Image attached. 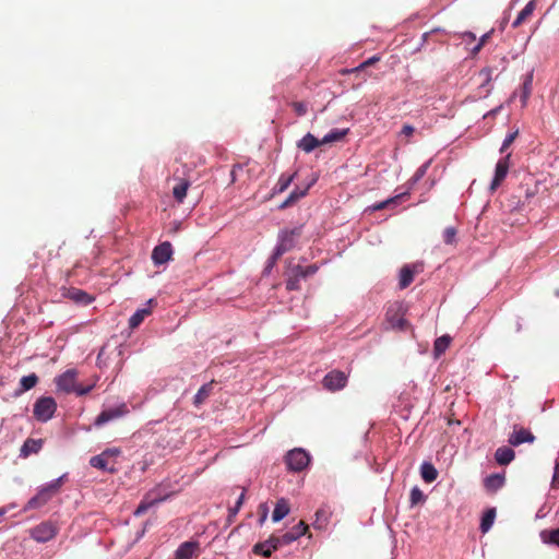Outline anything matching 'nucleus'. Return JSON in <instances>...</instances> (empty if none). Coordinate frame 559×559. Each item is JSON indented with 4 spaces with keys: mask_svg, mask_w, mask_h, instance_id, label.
I'll use <instances>...</instances> for the list:
<instances>
[{
    "mask_svg": "<svg viewBox=\"0 0 559 559\" xmlns=\"http://www.w3.org/2000/svg\"><path fill=\"white\" fill-rule=\"evenodd\" d=\"M456 230L454 227H448L443 231V240L448 245H452L455 241Z\"/></svg>",
    "mask_w": 559,
    "mask_h": 559,
    "instance_id": "nucleus-43",
    "label": "nucleus"
},
{
    "mask_svg": "<svg viewBox=\"0 0 559 559\" xmlns=\"http://www.w3.org/2000/svg\"><path fill=\"white\" fill-rule=\"evenodd\" d=\"M551 486L554 488H559V461L556 463L555 466Z\"/></svg>",
    "mask_w": 559,
    "mask_h": 559,
    "instance_id": "nucleus-49",
    "label": "nucleus"
},
{
    "mask_svg": "<svg viewBox=\"0 0 559 559\" xmlns=\"http://www.w3.org/2000/svg\"><path fill=\"white\" fill-rule=\"evenodd\" d=\"M496 508H489L484 512L479 526L481 533L485 534L491 528L496 519Z\"/></svg>",
    "mask_w": 559,
    "mask_h": 559,
    "instance_id": "nucleus-26",
    "label": "nucleus"
},
{
    "mask_svg": "<svg viewBox=\"0 0 559 559\" xmlns=\"http://www.w3.org/2000/svg\"><path fill=\"white\" fill-rule=\"evenodd\" d=\"M252 551L255 555H261L263 557H271L272 552L274 551V546L269 544V540H264L261 543H258L253 546Z\"/></svg>",
    "mask_w": 559,
    "mask_h": 559,
    "instance_id": "nucleus-35",
    "label": "nucleus"
},
{
    "mask_svg": "<svg viewBox=\"0 0 559 559\" xmlns=\"http://www.w3.org/2000/svg\"><path fill=\"white\" fill-rule=\"evenodd\" d=\"M58 533V526L51 521H45L36 525L31 531V536L38 543L51 540Z\"/></svg>",
    "mask_w": 559,
    "mask_h": 559,
    "instance_id": "nucleus-6",
    "label": "nucleus"
},
{
    "mask_svg": "<svg viewBox=\"0 0 559 559\" xmlns=\"http://www.w3.org/2000/svg\"><path fill=\"white\" fill-rule=\"evenodd\" d=\"M70 299L75 302L87 305L92 301L91 296L82 289L71 288L67 295Z\"/></svg>",
    "mask_w": 559,
    "mask_h": 559,
    "instance_id": "nucleus-33",
    "label": "nucleus"
},
{
    "mask_svg": "<svg viewBox=\"0 0 559 559\" xmlns=\"http://www.w3.org/2000/svg\"><path fill=\"white\" fill-rule=\"evenodd\" d=\"M506 477L503 474H491L484 480V486L487 491L496 492L503 487Z\"/></svg>",
    "mask_w": 559,
    "mask_h": 559,
    "instance_id": "nucleus-17",
    "label": "nucleus"
},
{
    "mask_svg": "<svg viewBox=\"0 0 559 559\" xmlns=\"http://www.w3.org/2000/svg\"><path fill=\"white\" fill-rule=\"evenodd\" d=\"M4 513L5 511L3 509H0V518L3 516Z\"/></svg>",
    "mask_w": 559,
    "mask_h": 559,
    "instance_id": "nucleus-57",
    "label": "nucleus"
},
{
    "mask_svg": "<svg viewBox=\"0 0 559 559\" xmlns=\"http://www.w3.org/2000/svg\"><path fill=\"white\" fill-rule=\"evenodd\" d=\"M78 372L75 369H68L55 378L57 390L63 393H73L76 385Z\"/></svg>",
    "mask_w": 559,
    "mask_h": 559,
    "instance_id": "nucleus-9",
    "label": "nucleus"
},
{
    "mask_svg": "<svg viewBox=\"0 0 559 559\" xmlns=\"http://www.w3.org/2000/svg\"><path fill=\"white\" fill-rule=\"evenodd\" d=\"M309 526L306 522L299 521L298 524H296L292 530L289 531L294 536L295 540L298 539L300 536H304L308 533Z\"/></svg>",
    "mask_w": 559,
    "mask_h": 559,
    "instance_id": "nucleus-41",
    "label": "nucleus"
},
{
    "mask_svg": "<svg viewBox=\"0 0 559 559\" xmlns=\"http://www.w3.org/2000/svg\"><path fill=\"white\" fill-rule=\"evenodd\" d=\"M261 508H263V512H262V515H261V519H260V521L262 523L266 519L267 508L264 504H262Z\"/></svg>",
    "mask_w": 559,
    "mask_h": 559,
    "instance_id": "nucleus-54",
    "label": "nucleus"
},
{
    "mask_svg": "<svg viewBox=\"0 0 559 559\" xmlns=\"http://www.w3.org/2000/svg\"><path fill=\"white\" fill-rule=\"evenodd\" d=\"M348 376L341 370H332L328 372L322 379V385L330 392L342 390L346 386Z\"/></svg>",
    "mask_w": 559,
    "mask_h": 559,
    "instance_id": "nucleus-8",
    "label": "nucleus"
},
{
    "mask_svg": "<svg viewBox=\"0 0 559 559\" xmlns=\"http://www.w3.org/2000/svg\"><path fill=\"white\" fill-rule=\"evenodd\" d=\"M278 537H280L282 546L289 545L293 542H295V536L290 532H286L285 534L278 536Z\"/></svg>",
    "mask_w": 559,
    "mask_h": 559,
    "instance_id": "nucleus-48",
    "label": "nucleus"
},
{
    "mask_svg": "<svg viewBox=\"0 0 559 559\" xmlns=\"http://www.w3.org/2000/svg\"><path fill=\"white\" fill-rule=\"evenodd\" d=\"M199 548V542H185L175 551V559H192L198 555Z\"/></svg>",
    "mask_w": 559,
    "mask_h": 559,
    "instance_id": "nucleus-16",
    "label": "nucleus"
},
{
    "mask_svg": "<svg viewBox=\"0 0 559 559\" xmlns=\"http://www.w3.org/2000/svg\"><path fill=\"white\" fill-rule=\"evenodd\" d=\"M119 454L120 451L118 449H107L100 454L92 456L90 460V465L103 472L114 474L118 471L117 456Z\"/></svg>",
    "mask_w": 559,
    "mask_h": 559,
    "instance_id": "nucleus-2",
    "label": "nucleus"
},
{
    "mask_svg": "<svg viewBox=\"0 0 559 559\" xmlns=\"http://www.w3.org/2000/svg\"><path fill=\"white\" fill-rule=\"evenodd\" d=\"M483 47V41H479L474 48L473 53H477Z\"/></svg>",
    "mask_w": 559,
    "mask_h": 559,
    "instance_id": "nucleus-55",
    "label": "nucleus"
},
{
    "mask_svg": "<svg viewBox=\"0 0 559 559\" xmlns=\"http://www.w3.org/2000/svg\"><path fill=\"white\" fill-rule=\"evenodd\" d=\"M509 160L510 154L498 160L496 165L495 177L490 185V189L492 191H495L507 177L510 167Z\"/></svg>",
    "mask_w": 559,
    "mask_h": 559,
    "instance_id": "nucleus-14",
    "label": "nucleus"
},
{
    "mask_svg": "<svg viewBox=\"0 0 559 559\" xmlns=\"http://www.w3.org/2000/svg\"><path fill=\"white\" fill-rule=\"evenodd\" d=\"M56 409V401L50 396H43L35 402L33 414L37 420L45 423L52 418Z\"/></svg>",
    "mask_w": 559,
    "mask_h": 559,
    "instance_id": "nucleus-4",
    "label": "nucleus"
},
{
    "mask_svg": "<svg viewBox=\"0 0 559 559\" xmlns=\"http://www.w3.org/2000/svg\"><path fill=\"white\" fill-rule=\"evenodd\" d=\"M93 388H94L93 384L92 385H87V386H82L80 384H76L75 385V390L73 391V393H75L79 396H82V395H85V394L90 393Z\"/></svg>",
    "mask_w": 559,
    "mask_h": 559,
    "instance_id": "nucleus-47",
    "label": "nucleus"
},
{
    "mask_svg": "<svg viewBox=\"0 0 559 559\" xmlns=\"http://www.w3.org/2000/svg\"><path fill=\"white\" fill-rule=\"evenodd\" d=\"M289 510H290V508H289L288 501L284 498L280 499L276 502L275 508L273 510V514H272L273 522H278L282 519H284L289 513Z\"/></svg>",
    "mask_w": 559,
    "mask_h": 559,
    "instance_id": "nucleus-24",
    "label": "nucleus"
},
{
    "mask_svg": "<svg viewBox=\"0 0 559 559\" xmlns=\"http://www.w3.org/2000/svg\"><path fill=\"white\" fill-rule=\"evenodd\" d=\"M385 320L392 329H399L403 331L408 326V322L404 318L403 307L397 302L388 307Z\"/></svg>",
    "mask_w": 559,
    "mask_h": 559,
    "instance_id": "nucleus-7",
    "label": "nucleus"
},
{
    "mask_svg": "<svg viewBox=\"0 0 559 559\" xmlns=\"http://www.w3.org/2000/svg\"><path fill=\"white\" fill-rule=\"evenodd\" d=\"M300 278L302 277L300 274H298V272L295 271V265L290 266L286 280V289L289 292L300 289Z\"/></svg>",
    "mask_w": 559,
    "mask_h": 559,
    "instance_id": "nucleus-28",
    "label": "nucleus"
},
{
    "mask_svg": "<svg viewBox=\"0 0 559 559\" xmlns=\"http://www.w3.org/2000/svg\"><path fill=\"white\" fill-rule=\"evenodd\" d=\"M173 255V246L169 241H164L156 246L152 252V260L155 265H162L168 262Z\"/></svg>",
    "mask_w": 559,
    "mask_h": 559,
    "instance_id": "nucleus-12",
    "label": "nucleus"
},
{
    "mask_svg": "<svg viewBox=\"0 0 559 559\" xmlns=\"http://www.w3.org/2000/svg\"><path fill=\"white\" fill-rule=\"evenodd\" d=\"M409 197V193L408 192H403V193H400L393 198H390L385 201H382V202H379V203H376L374 205H372V211H381V210H384V209H388L390 206H395L397 204H400L402 201L408 199Z\"/></svg>",
    "mask_w": 559,
    "mask_h": 559,
    "instance_id": "nucleus-20",
    "label": "nucleus"
},
{
    "mask_svg": "<svg viewBox=\"0 0 559 559\" xmlns=\"http://www.w3.org/2000/svg\"><path fill=\"white\" fill-rule=\"evenodd\" d=\"M292 107L299 117L305 116L308 111L307 104L304 102H293Z\"/></svg>",
    "mask_w": 559,
    "mask_h": 559,
    "instance_id": "nucleus-44",
    "label": "nucleus"
},
{
    "mask_svg": "<svg viewBox=\"0 0 559 559\" xmlns=\"http://www.w3.org/2000/svg\"><path fill=\"white\" fill-rule=\"evenodd\" d=\"M301 236V226L293 229L282 230L278 236V243L272 255L273 262H275L285 252L292 250L295 247L296 239Z\"/></svg>",
    "mask_w": 559,
    "mask_h": 559,
    "instance_id": "nucleus-3",
    "label": "nucleus"
},
{
    "mask_svg": "<svg viewBox=\"0 0 559 559\" xmlns=\"http://www.w3.org/2000/svg\"><path fill=\"white\" fill-rule=\"evenodd\" d=\"M285 462L288 469L293 472H301L309 465L310 455L304 449L296 448L286 454Z\"/></svg>",
    "mask_w": 559,
    "mask_h": 559,
    "instance_id": "nucleus-5",
    "label": "nucleus"
},
{
    "mask_svg": "<svg viewBox=\"0 0 559 559\" xmlns=\"http://www.w3.org/2000/svg\"><path fill=\"white\" fill-rule=\"evenodd\" d=\"M294 177H295V175H290V176L282 175L274 188L275 192H277V193L284 192L289 187L292 181L294 180Z\"/></svg>",
    "mask_w": 559,
    "mask_h": 559,
    "instance_id": "nucleus-39",
    "label": "nucleus"
},
{
    "mask_svg": "<svg viewBox=\"0 0 559 559\" xmlns=\"http://www.w3.org/2000/svg\"><path fill=\"white\" fill-rule=\"evenodd\" d=\"M540 537L544 543L559 546V527L556 530L543 531Z\"/></svg>",
    "mask_w": 559,
    "mask_h": 559,
    "instance_id": "nucleus-37",
    "label": "nucleus"
},
{
    "mask_svg": "<svg viewBox=\"0 0 559 559\" xmlns=\"http://www.w3.org/2000/svg\"><path fill=\"white\" fill-rule=\"evenodd\" d=\"M427 165L419 167L414 176L415 181L419 180L426 173Z\"/></svg>",
    "mask_w": 559,
    "mask_h": 559,
    "instance_id": "nucleus-53",
    "label": "nucleus"
},
{
    "mask_svg": "<svg viewBox=\"0 0 559 559\" xmlns=\"http://www.w3.org/2000/svg\"><path fill=\"white\" fill-rule=\"evenodd\" d=\"M308 189H309V187H307L304 190L295 189L293 192H290L288 198L282 203V205L280 207L285 209V207L289 206L290 204H293L294 202H296L297 200H299L300 198L305 197L307 194Z\"/></svg>",
    "mask_w": 559,
    "mask_h": 559,
    "instance_id": "nucleus-38",
    "label": "nucleus"
},
{
    "mask_svg": "<svg viewBox=\"0 0 559 559\" xmlns=\"http://www.w3.org/2000/svg\"><path fill=\"white\" fill-rule=\"evenodd\" d=\"M536 9V1L531 0L518 14L516 19L512 23V27H519L521 24L526 22L534 13Z\"/></svg>",
    "mask_w": 559,
    "mask_h": 559,
    "instance_id": "nucleus-19",
    "label": "nucleus"
},
{
    "mask_svg": "<svg viewBox=\"0 0 559 559\" xmlns=\"http://www.w3.org/2000/svg\"><path fill=\"white\" fill-rule=\"evenodd\" d=\"M41 445L43 441L40 439L28 438L21 448V455L27 457L29 454L37 453L41 449Z\"/></svg>",
    "mask_w": 559,
    "mask_h": 559,
    "instance_id": "nucleus-23",
    "label": "nucleus"
},
{
    "mask_svg": "<svg viewBox=\"0 0 559 559\" xmlns=\"http://www.w3.org/2000/svg\"><path fill=\"white\" fill-rule=\"evenodd\" d=\"M348 131V129H333L323 136L322 144L338 142L347 135Z\"/></svg>",
    "mask_w": 559,
    "mask_h": 559,
    "instance_id": "nucleus-32",
    "label": "nucleus"
},
{
    "mask_svg": "<svg viewBox=\"0 0 559 559\" xmlns=\"http://www.w3.org/2000/svg\"><path fill=\"white\" fill-rule=\"evenodd\" d=\"M63 483V477H59L51 483L40 487L37 493L28 500L24 507V511L39 509L52 499L59 491Z\"/></svg>",
    "mask_w": 559,
    "mask_h": 559,
    "instance_id": "nucleus-1",
    "label": "nucleus"
},
{
    "mask_svg": "<svg viewBox=\"0 0 559 559\" xmlns=\"http://www.w3.org/2000/svg\"><path fill=\"white\" fill-rule=\"evenodd\" d=\"M129 413L127 404L122 403L114 408L104 409L95 419L96 426L120 418Z\"/></svg>",
    "mask_w": 559,
    "mask_h": 559,
    "instance_id": "nucleus-10",
    "label": "nucleus"
},
{
    "mask_svg": "<svg viewBox=\"0 0 559 559\" xmlns=\"http://www.w3.org/2000/svg\"><path fill=\"white\" fill-rule=\"evenodd\" d=\"M214 381L203 384L197 394L194 395L193 403L195 406H199L204 403V401L211 395L213 390Z\"/></svg>",
    "mask_w": 559,
    "mask_h": 559,
    "instance_id": "nucleus-29",
    "label": "nucleus"
},
{
    "mask_svg": "<svg viewBox=\"0 0 559 559\" xmlns=\"http://www.w3.org/2000/svg\"><path fill=\"white\" fill-rule=\"evenodd\" d=\"M535 436L527 429L514 426L513 432L509 437V443L513 447H519L524 442L532 443Z\"/></svg>",
    "mask_w": 559,
    "mask_h": 559,
    "instance_id": "nucleus-15",
    "label": "nucleus"
},
{
    "mask_svg": "<svg viewBox=\"0 0 559 559\" xmlns=\"http://www.w3.org/2000/svg\"><path fill=\"white\" fill-rule=\"evenodd\" d=\"M452 342L451 336L442 335L435 341L433 353L436 357H440L449 348Z\"/></svg>",
    "mask_w": 559,
    "mask_h": 559,
    "instance_id": "nucleus-31",
    "label": "nucleus"
},
{
    "mask_svg": "<svg viewBox=\"0 0 559 559\" xmlns=\"http://www.w3.org/2000/svg\"><path fill=\"white\" fill-rule=\"evenodd\" d=\"M151 495H147L138 506L136 510L134 511V515L140 516L144 514L153 504H155L158 501H163L164 498H150Z\"/></svg>",
    "mask_w": 559,
    "mask_h": 559,
    "instance_id": "nucleus-34",
    "label": "nucleus"
},
{
    "mask_svg": "<svg viewBox=\"0 0 559 559\" xmlns=\"http://www.w3.org/2000/svg\"><path fill=\"white\" fill-rule=\"evenodd\" d=\"M489 37V34H485L479 41H483V46L485 45L487 38Z\"/></svg>",
    "mask_w": 559,
    "mask_h": 559,
    "instance_id": "nucleus-56",
    "label": "nucleus"
},
{
    "mask_svg": "<svg viewBox=\"0 0 559 559\" xmlns=\"http://www.w3.org/2000/svg\"><path fill=\"white\" fill-rule=\"evenodd\" d=\"M332 514L333 511L331 507H329L328 504L321 506L316 511L314 521L312 522L313 528L318 531H325L329 526Z\"/></svg>",
    "mask_w": 559,
    "mask_h": 559,
    "instance_id": "nucleus-13",
    "label": "nucleus"
},
{
    "mask_svg": "<svg viewBox=\"0 0 559 559\" xmlns=\"http://www.w3.org/2000/svg\"><path fill=\"white\" fill-rule=\"evenodd\" d=\"M376 60H378L376 57L369 58L365 62H362L359 67L355 68L353 71H359L361 69H365L366 67L372 64Z\"/></svg>",
    "mask_w": 559,
    "mask_h": 559,
    "instance_id": "nucleus-52",
    "label": "nucleus"
},
{
    "mask_svg": "<svg viewBox=\"0 0 559 559\" xmlns=\"http://www.w3.org/2000/svg\"><path fill=\"white\" fill-rule=\"evenodd\" d=\"M38 380L39 379L36 373L22 377L20 380V388L15 391V395L17 396L29 391L38 383Z\"/></svg>",
    "mask_w": 559,
    "mask_h": 559,
    "instance_id": "nucleus-22",
    "label": "nucleus"
},
{
    "mask_svg": "<svg viewBox=\"0 0 559 559\" xmlns=\"http://www.w3.org/2000/svg\"><path fill=\"white\" fill-rule=\"evenodd\" d=\"M323 145L322 140H318L313 134L307 133L298 143V148L306 153H311L314 148Z\"/></svg>",
    "mask_w": 559,
    "mask_h": 559,
    "instance_id": "nucleus-18",
    "label": "nucleus"
},
{
    "mask_svg": "<svg viewBox=\"0 0 559 559\" xmlns=\"http://www.w3.org/2000/svg\"><path fill=\"white\" fill-rule=\"evenodd\" d=\"M532 85H533V73H530L525 76L524 82L522 84V94H521L522 105L526 104V102L532 93Z\"/></svg>",
    "mask_w": 559,
    "mask_h": 559,
    "instance_id": "nucleus-36",
    "label": "nucleus"
},
{
    "mask_svg": "<svg viewBox=\"0 0 559 559\" xmlns=\"http://www.w3.org/2000/svg\"><path fill=\"white\" fill-rule=\"evenodd\" d=\"M269 544L274 546V551L282 547L280 537L276 535H271L269 538Z\"/></svg>",
    "mask_w": 559,
    "mask_h": 559,
    "instance_id": "nucleus-50",
    "label": "nucleus"
},
{
    "mask_svg": "<svg viewBox=\"0 0 559 559\" xmlns=\"http://www.w3.org/2000/svg\"><path fill=\"white\" fill-rule=\"evenodd\" d=\"M415 132V128L411 124H404L402 130H401V134L405 135V136H412Z\"/></svg>",
    "mask_w": 559,
    "mask_h": 559,
    "instance_id": "nucleus-51",
    "label": "nucleus"
},
{
    "mask_svg": "<svg viewBox=\"0 0 559 559\" xmlns=\"http://www.w3.org/2000/svg\"><path fill=\"white\" fill-rule=\"evenodd\" d=\"M409 500H411V504L412 506H416V504H418L420 502H424L425 495L423 493V491L418 487H414L411 490Z\"/></svg>",
    "mask_w": 559,
    "mask_h": 559,
    "instance_id": "nucleus-42",
    "label": "nucleus"
},
{
    "mask_svg": "<svg viewBox=\"0 0 559 559\" xmlns=\"http://www.w3.org/2000/svg\"><path fill=\"white\" fill-rule=\"evenodd\" d=\"M516 135H518V131L507 135V138L503 140V143H502L501 148H500L501 153L504 152L513 143V141L515 140Z\"/></svg>",
    "mask_w": 559,
    "mask_h": 559,
    "instance_id": "nucleus-46",
    "label": "nucleus"
},
{
    "mask_svg": "<svg viewBox=\"0 0 559 559\" xmlns=\"http://www.w3.org/2000/svg\"><path fill=\"white\" fill-rule=\"evenodd\" d=\"M151 312L152 310L150 307L136 310L129 319V326L131 329L138 328L144 321V319L151 314Z\"/></svg>",
    "mask_w": 559,
    "mask_h": 559,
    "instance_id": "nucleus-30",
    "label": "nucleus"
},
{
    "mask_svg": "<svg viewBox=\"0 0 559 559\" xmlns=\"http://www.w3.org/2000/svg\"><path fill=\"white\" fill-rule=\"evenodd\" d=\"M420 475L426 483L430 484L437 479L438 471L431 463L425 462L420 466Z\"/></svg>",
    "mask_w": 559,
    "mask_h": 559,
    "instance_id": "nucleus-27",
    "label": "nucleus"
},
{
    "mask_svg": "<svg viewBox=\"0 0 559 559\" xmlns=\"http://www.w3.org/2000/svg\"><path fill=\"white\" fill-rule=\"evenodd\" d=\"M190 187V182L187 179H179V181L173 188V195L178 203H182L187 197V191Z\"/></svg>",
    "mask_w": 559,
    "mask_h": 559,
    "instance_id": "nucleus-25",
    "label": "nucleus"
},
{
    "mask_svg": "<svg viewBox=\"0 0 559 559\" xmlns=\"http://www.w3.org/2000/svg\"><path fill=\"white\" fill-rule=\"evenodd\" d=\"M515 453L509 447H500L495 453V459L500 465H508L514 460Z\"/></svg>",
    "mask_w": 559,
    "mask_h": 559,
    "instance_id": "nucleus-21",
    "label": "nucleus"
},
{
    "mask_svg": "<svg viewBox=\"0 0 559 559\" xmlns=\"http://www.w3.org/2000/svg\"><path fill=\"white\" fill-rule=\"evenodd\" d=\"M153 304H155V300L154 299H150L148 300V305H153Z\"/></svg>",
    "mask_w": 559,
    "mask_h": 559,
    "instance_id": "nucleus-58",
    "label": "nucleus"
},
{
    "mask_svg": "<svg viewBox=\"0 0 559 559\" xmlns=\"http://www.w3.org/2000/svg\"><path fill=\"white\" fill-rule=\"evenodd\" d=\"M243 500H245V492H241V495L239 496L238 500L235 503V507L229 509V521L231 520V518L236 516V514L238 513V511L240 510V508L243 503Z\"/></svg>",
    "mask_w": 559,
    "mask_h": 559,
    "instance_id": "nucleus-45",
    "label": "nucleus"
},
{
    "mask_svg": "<svg viewBox=\"0 0 559 559\" xmlns=\"http://www.w3.org/2000/svg\"><path fill=\"white\" fill-rule=\"evenodd\" d=\"M318 270L319 267L317 264H311L308 266H301L299 264L295 265V271L298 272V274H300L302 278L316 274Z\"/></svg>",
    "mask_w": 559,
    "mask_h": 559,
    "instance_id": "nucleus-40",
    "label": "nucleus"
},
{
    "mask_svg": "<svg viewBox=\"0 0 559 559\" xmlns=\"http://www.w3.org/2000/svg\"><path fill=\"white\" fill-rule=\"evenodd\" d=\"M424 265L423 263L415 264H406L400 271V281L399 286L401 289H404L411 285L414 281V276L420 272H423Z\"/></svg>",
    "mask_w": 559,
    "mask_h": 559,
    "instance_id": "nucleus-11",
    "label": "nucleus"
}]
</instances>
